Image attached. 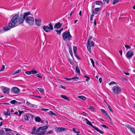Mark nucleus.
<instances>
[{"label":"nucleus","mask_w":135,"mask_h":135,"mask_svg":"<svg viewBox=\"0 0 135 135\" xmlns=\"http://www.w3.org/2000/svg\"><path fill=\"white\" fill-rule=\"evenodd\" d=\"M100 8H95V11L94 12V11L93 9L92 10V12L94 14H97L98 13V12L97 11H99L100 10Z\"/></svg>","instance_id":"nucleus-15"},{"label":"nucleus","mask_w":135,"mask_h":135,"mask_svg":"<svg viewBox=\"0 0 135 135\" xmlns=\"http://www.w3.org/2000/svg\"><path fill=\"white\" fill-rule=\"evenodd\" d=\"M101 111L102 112L103 114L104 115H107V112L104 109H100Z\"/></svg>","instance_id":"nucleus-21"},{"label":"nucleus","mask_w":135,"mask_h":135,"mask_svg":"<svg viewBox=\"0 0 135 135\" xmlns=\"http://www.w3.org/2000/svg\"><path fill=\"white\" fill-rule=\"evenodd\" d=\"M73 50L74 53H76L77 50V47L75 46H74L73 47Z\"/></svg>","instance_id":"nucleus-29"},{"label":"nucleus","mask_w":135,"mask_h":135,"mask_svg":"<svg viewBox=\"0 0 135 135\" xmlns=\"http://www.w3.org/2000/svg\"><path fill=\"white\" fill-rule=\"evenodd\" d=\"M40 74H41L40 73H39L38 74H37L36 75V76L38 78H40L41 79H42V77L40 75Z\"/></svg>","instance_id":"nucleus-44"},{"label":"nucleus","mask_w":135,"mask_h":135,"mask_svg":"<svg viewBox=\"0 0 135 135\" xmlns=\"http://www.w3.org/2000/svg\"><path fill=\"white\" fill-rule=\"evenodd\" d=\"M35 120L37 122H40L41 121V119L40 117H37L35 118Z\"/></svg>","instance_id":"nucleus-18"},{"label":"nucleus","mask_w":135,"mask_h":135,"mask_svg":"<svg viewBox=\"0 0 135 135\" xmlns=\"http://www.w3.org/2000/svg\"><path fill=\"white\" fill-rule=\"evenodd\" d=\"M94 25L95 26H96L97 25V23L96 22V19H95L94 20Z\"/></svg>","instance_id":"nucleus-60"},{"label":"nucleus","mask_w":135,"mask_h":135,"mask_svg":"<svg viewBox=\"0 0 135 135\" xmlns=\"http://www.w3.org/2000/svg\"><path fill=\"white\" fill-rule=\"evenodd\" d=\"M16 100H12L10 102V103L12 104H16Z\"/></svg>","instance_id":"nucleus-31"},{"label":"nucleus","mask_w":135,"mask_h":135,"mask_svg":"<svg viewBox=\"0 0 135 135\" xmlns=\"http://www.w3.org/2000/svg\"><path fill=\"white\" fill-rule=\"evenodd\" d=\"M76 128H74L73 129V131L75 133H79L80 132H78V131H77L76 130Z\"/></svg>","instance_id":"nucleus-43"},{"label":"nucleus","mask_w":135,"mask_h":135,"mask_svg":"<svg viewBox=\"0 0 135 135\" xmlns=\"http://www.w3.org/2000/svg\"><path fill=\"white\" fill-rule=\"evenodd\" d=\"M11 92L15 94H18L20 92V89L16 87H14L11 89Z\"/></svg>","instance_id":"nucleus-7"},{"label":"nucleus","mask_w":135,"mask_h":135,"mask_svg":"<svg viewBox=\"0 0 135 135\" xmlns=\"http://www.w3.org/2000/svg\"><path fill=\"white\" fill-rule=\"evenodd\" d=\"M53 131L52 130H50L48 132H47V134H50L52 133Z\"/></svg>","instance_id":"nucleus-59"},{"label":"nucleus","mask_w":135,"mask_h":135,"mask_svg":"<svg viewBox=\"0 0 135 135\" xmlns=\"http://www.w3.org/2000/svg\"><path fill=\"white\" fill-rule=\"evenodd\" d=\"M5 69V66L4 65H3L2 66V68L1 69V71H3Z\"/></svg>","instance_id":"nucleus-49"},{"label":"nucleus","mask_w":135,"mask_h":135,"mask_svg":"<svg viewBox=\"0 0 135 135\" xmlns=\"http://www.w3.org/2000/svg\"><path fill=\"white\" fill-rule=\"evenodd\" d=\"M119 1V0H114L113 1V5L115 4L116 3L118 2Z\"/></svg>","instance_id":"nucleus-38"},{"label":"nucleus","mask_w":135,"mask_h":135,"mask_svg":"<svg viewBox=\"0 0 135 135\" xmlns=\"http://www.w3.org/2000/svg\"><path fill=\"white\" fill-rule=\"evenodd\" d=\"M113 93L117 94L121 92V90L119 87L116 86H114L112 89Z\"/></svg>","instance_id":"nucleus-5"},{"label":"nucleus","mask_w":135,"mask_h":135,"mask_svg":"<svg viewBox=\"0 0 135 135\" xmlns=\"http://www.w3.org/2000/svg\"><path fill=\"white\" fill-rule=\"evenodd\" d=\"M21 69H18L16 70V71L15 72L12 74V75H14L17 74L19 72H21Z\"/></svg>","instance_id":"nucleus-20"},{"label":"nucleus","mask_w":135,"mask_h":135,"mask_svg":"<svg viewBox=\"0 0 135 135\" xmlns=\"http://www.w3.org/2000/svg\"><path fill=\"white\" fill-rule=\"evenodd\" d=\"M32 107L34 108H36L37 107V106L34 104H32Z\"/></svg>","instance_id":"nucleus-62"},{"label":"nucleus","mask_w":135,"mask_h":135,"mask_svg":"<svg viewBox=\"0 0 135 135\" xmlns=\"http://www.w3.org/2000/svg\"><path fill=\"white\" fill-rule=\"evenodd\" d=\"M41 128V130L42 131H44L46 129L48 128V126H44L40 127Z\"/></svg>","instance_id":"nucleus-19"},{"label":"nucleus","mask_w":135,"mask_h":135,"mask_svg":"<svg viewBox=\"0 0 135 135\" xmlns=\"http://www.w3.org/2000/svg\"><path fill=\"white\" fill-rule=\"evenodd\" d=\"M39 90V91L41 93L42 92L44 91L43 89L41 88H37Z\"/></svg>","instance_id":"nucleus-51"},{"label":"nucleus","mask_w":135,"mask_h":135,"mask_svg":"<svg viewBox=\"0 0 135 135\" xmlns=\"http://www.w3.org/2000/svg\"><path fill=\"white\" fill-rule=\"evenodd\" d=\"M125 126L129 129H130L131 128V125L128 124H127L126 125H125Z\"/></svg>","instance_id":"nucleus-47"},{"label":"nucleus","mask_w":135,"mask_h":135,"mask_svg":"<svg viewBox=\"0 0 135 135\" xmlns=\"http://www.w3.org/2000/svg\"><path fill=\"white\" fill-rule=\"evenodd\" d=\"M25 73L27 75H30L31 74V71H26L25 72Z\"/></svg>","instance_id":"nucleus-53"},{"label":"nucleus","mask_w":135,"mask_h":135,"mask_svg":"<svg viewBox=\"0 0 135 135\" xmlns=\"http://www.w3.org/2000/svg\"><path fill=\"white\" fill-rule=\"evenodd\" d=\"M60 97L64 99L65 100H66L68 101H69L70 100V98L66 96L65 95L61 94V95Z\"/></svg>","instance_id":"nucleus-14"},{"label":"nucleus","mask_w":135,"mask_h":135,"mask_svg":"<svg viewBox=\"0 0 135 135\" xmlns=\"http://www.w3.org/2000/svg\"><path fill=\"white\" fill-rule=\"evenodd\" d=\"M90 60L91 61V63H92L93 66L94 67V66H95L94 65V60H93V59H90Z\"/></svg>","instance_id":"nucleus-48"},{"label":"nucleus","mask_w":135,"mask_h":135,"mask_svg":"<svg viewBox=\"0 0 135 135\" xmlns=\"http://www.w3.org/2000/svg\"><path fill=\"white\" fill-rule=\"evenodd\" d=\"M75 70L76 72L77 73L80 74V70L78 66H76L75 67Z\"/></svg>","instance_id":"nucleus-27"},{"label":"nucleus","mask_w":135,"mask_h":135,"mask_svg":"<svg viewBox=\"0 0 135 135\" xmlns=\"http://www.w3.org/2000/svg\"><path fill=\"white\" fill-rule=\"evenodd\" d=\"M2 87L3 88L2 90L4 93L6 94L9 93L10 90L9 88L4 86H2Z\"/></svg>","instance_id":"nucleus-8"},{"label":"nucleus","mask_w":135,"mask_h":135,"mask_svg":"<svg viewBox=\"0 0 135 135\" xmlns=\"http://www.w3.org/2000/svg\"><path fill=\"white\" fill-rule=\"evenodd\" d=\"M69 51L70 52V53L71 56V57H73V55L72 51L71 50V49L70 47H69Z\"/></svg>","instance_id":"nucleus-26"},{"label":"nucleus","mask_w":135,"mask_h":135,"mask_svg":"<svg viewBox=\"0 0 135 135\" xmlns=\"http://www.w3.org/2000/svg\"><path fill=\"white\" fill-rule=\"evenodd\" d=\"M78 97L83 100H85L86 99L85 97L83 96H79Z\"/></svg>","instance_id":"nucleus-25"},{"label":"nucleus","mask_w":135,"mask_h":135,"mask_svg":"<svg viewBox=\"0 0 135 135\" xmlns=\"http://www.w3.org/2000/svg\"><path fill=\"white\" fill-rule=\"evenodd\" d=\"M4 129L6 132L10 131H11V130L10 129L5 128Z\"/></svg>","instance_id":"nucleus-54"},{"label":"nucleus","mask_w":135,"mask_h":135,"mask_svg":"<svg viewBox=\"0 0 135 135\" xmlns=\"http://www.w3.org/2000/svg\"><path fill=\"white\" fill-rule=\"evenodd\" d=\"M90 43L91 42V46H93L94 45V42H93V41H90Z\"/></svg>","instance_id":"nucleus-58"},{"label":"nucleus","mask_w":135,"mask_h":135,"mask_svg":"<svg viewBox=\"0 0 135 135\" xmlns=\"http://www.w3.org/2000/svg\"><path fill=\"white\" fill-rule=\"evenodd\" d=\"M62 36L63 40L65 41L66 39L69 41L71 40L72 37V36L69 31H66L63 33Z\"/></svg>","instance_id":"nucleus-2"},{"label":"nucleus","mask_w":135,"mask_h":135,"mask_svg":"<svg viewBox=\"0 0 135 135\" xmlns=\"http://www.w3.org/2000/svg\"><path fill=\"white\" fill-rule=\"evenodd\" d=\"M79 78L77 76H74L73 77L71 78H65L64 79H65L66 80L70 81L71 80H73L74 81H75L76 80V79H79Z\"/></svg>","instance_id":"nucleus-11"},{"label":"nucleus","mask_w":135,"mask_h":135,"mask_svg":"<svg viewBox=\"0 0 135 135\" xmlns=\"http://www.w3.org/2000/svg\"><path fill=\"white\" fill-rule=\"evenodd\" d=\"M26 104L28 106V107L31 108L32 107V104L31 103L29 102L28 101L27 102H26Z\"/></svg>","instance_id":"nucleus-24"},{"label":"nucleus","mask_w":135,"mask_h":135,"mask_svg":"<svg viewBox=\"0 0 135 135\" xmlns=\"http://www.w3.org/2000/svg\"><path fill=\"white\" fill-rule=\"evenodd\" d=\"M101 3L102 5L103 4V3L102 2V1H96V4L97 5H99Z\"/></svg>","instance_id":"nucleus-30"},{"label":"nucleus","mask_w":135,"mask_h":135,"mask_svg":"<svg viewBox=\"0 0 135 135\" xmlns=\"http://www.w3.org/2000/svg\"><path fill=\"white\" fill-rule=\"evenodd\" d=\"M86 123L87 124L92 127L93 126V125L91 123V122L89 120H88V121H87V122H86Z\"/></svg>","instance_id":"nucleus-35"},{"label":"nucleus","mask_w":135,"mask_h":135,"mask_svg":"<svg viewBox=\"0 0 135 135\" xmlns=\"http://www.w3.org/2000/svg\"><path fill=\"white\" fill-rule=\"evenodd\" d=\"M88 109H91L94 111H95V108L91 106H90L89 108H88Z\"/></svg>","instance_id":"nucleus-28"},{"label":"nucleus","mask_w":135,"mask_h":135,"mask_svg":"<svg viewBox=\"0 0 135 135\" xmlns=\"http://www.w3.org/2000/svg\"><path fill=\"white\" fill-rule=\"evenodd\" d=\"M124 46H125V47L127 49H130L131 48V47L129 46L125 45H124Z\"/></svg>","instance_id":"nucleus-52"},{"label":"nucleus","mask_w":135,"mask_h":135,"mask_svg":"<svg viewBox=\"0 0 135 135\" xmlns=\"http://www.w3.org/2000/svg\"><path fill=\"white\" fill-rule=\"evenodd\" d=\"M87 46L88 51H89V52L90 53H91V50L90 48V47H91V44H89V45H88L87 43Z\"/></svg>","instance_id":"nucleus-17"},{"label":"nucleus","mask_w":135,"mask_h":135,"mask_svg":"<svg viewBox=\"0 0 135 135\" xmlns=\"http://www.w3.org/2000/svg\"><path fill=\"white\" fill-rule=\"evenodd\" d=\"M5 134V131L3 129L0 130V135H4Z\"/></svg>","instance_id":"nucleus-22"},{"label":"nucleus","mask_w":135,"mask_h":135,"mask_svg":"<svg viewBox=\"0 0 135 135\" xmlns=\"http://www.w3.org/2000/svg\"><path fill=\"white\" fill-rule=\"evenodd\" d=\"M101 126L102 127H104L105 128H108L107 127L106 125H103V124H101Z\"/></svg>","instance_id":"nucleus-57"},{"label":"nucleus","mask_w":135,"mask_h":135,"mask_svg":"<svg viewBox=\"0 0 135 135\" xmlns=\"http://www.w3.org/2000/svg\"><path fill=\"white\" fill-rule=\"evenodd\" d=\"M36 128L35 127H33L32 131L31 134H37V133H36Z\"/></svg>","instance_id":"nucleus-13"},{"label":"nucleus","mask_w":135,"mask_h":135,"mask_svg":"<svg viewBox=\"0 0 135 135\" xmlns=\"http://www.w3.org/2000/svg\"><path fill=\"white\" fill-rule=\"evenodd\" d=\"M46 133V131H41L40 133H37V135H44Z\"/></svg>","instance_id":"nucleus-16"},{"label":"nucleus","mask_w":135,"mask_h":135,"mask_svg":"<svg viewBox=\"0 0 135 135\" xmlns=\"http://www.w3.org/2000/svg\"><path fill=\"white\" fill-rule=\"evenodd\" d=\"M131 131L133 133H135V129L133 127H131L130 129Z\"/></svg>","instance_id":"nucleus-33"},{"label":"nucleus","mask_w":135,"mask_h":135,"mask_svg":"<svg viewBox=\"0 0 135 135\" xmlns=\"http://www.w3.org/2000/svg\"><path fill=\"white\" fill-rule=\"evenodd\" d=\"M8 112H4V114L5 115H6L7 116L8 115Z\"/></svg>","instance_id":"nucleus-63"},{"label":"nucleus","mask_w":135,"mask_h":135,"mask_svg":"<svg viewBox=\"0 0 135 135\" xmlns=\"http://www.w3.org/2000/svg\"><path fill=\"white\" fill-rule=\"evenodd\" d=\"M49 27L47 26H45L42 27L43 30L46 32H49L50 30H53V26L51 22L49 23Z\"/></svg>","instance_id":"nucleus-3"},{"label":"nucleus","mask_w":135,"mask_h":135,"mask_svg":"<svg viewBox=\"0 0 135 135\" xmlns=\"http://www.w3.org/2000/svg\"><path fill=\"white\" fill-rule=\"evenodd\" d=\"M55 31H56L57 34L58 35H60L61 33V32L59 30H55Z\"/></svg>","instance_id":"nucleus-39"},{"label":"nucleus","mask_w":135,"mask_h":135,"mask_svg":"<svg viewBox=\"0 0 135 135\" xmlns=\"http://www.w3.org/2000/svg\"><path fill=\"white\" fill-rule=\"evenodd\" d=\"M62 25V23H61L59 22L55 24L54 28L55 29H59L61 27Z\"/></svg>","instance_id":"nucleus-10"},{"label":"nucleus","mask_w":135,"mask_h":135,"mask_svg":"<svg viewBox=\"0 0 135 135\" xmlns=\"http://www.w3.org/2000/svg\"><path fill=\"white\" fill-rule=\"evenodd\" d=\"M55 129L57 132H62L65 130H67V129L65 128H64L62 127L56 128H55Z\"/></svg>","instance_id":"nucleus-9"},{"label":"nucleus","mask_w":135,"mask_h":135,"mask_svg":"<svg viewBox=\"0 0 135 135\" xmlns=\"http://www.w3.org/2000/svg\"><path fill=\"white\" fill-rule=\"evenodd\" d=\"M74 55L75 57L78 60H80L81 59V58L79 56H78L76 53H74Z\"/></svg>","instance_id":"nucleus-36"},{"label":"nucleus","mask_w":135,"mask_h":135,"mask_svg":"<svg viewBox=\"0 0 135 135\" xmlns=\"http://www.w3.org/2000/svg\"><path fill=\"white\" fill-rule=\"evenodd\" d=\"M119 53L121 56H122V50H120L119 51Z\"/></svg>","instance_id":"nucleus-61"},{"label":"nucleus","mask_w":135,"mask_h":135,"mask_svg":"<svg viewBox=\"0 0 135 135\" xmlns=\"http://www.w3.org/2000/svg\"><path fill=\"white\" fill-rule=\"evenodd\" d=\"M24 119L26 120H28V118H29V116L28 115H26L24 116Z\"/></svg>","instance_id":"nucleus-34"},{"label":"nucleus","mask_w":135,"mask_h":135,"mask_svg":"<svg viewBox=\"0 0 135 135\" xmlns=\"http://www.w3.org/2000/svg\"><path fill=\"white\" fill-rule=\"evenodd\" d=\"M41 128L40 127L36 129V133H37V132H39L41 130Z\"/></svg>","instance_id":"nucleus-56"},{"label":"nucleus","mask_w":135,"mask_h":135,"mask_svg":"<svg viewBox=\"0 0 135 135\" xmlns=\"http://www.w3.org/2000/svg\"><path fill=\"white\" fill-rule=\"evenodd\" d=\"M98 132L102 134H103L104 133V132L102 131V130H100L99 129L98 131Z\"/></svg>","instance_id":"nucleus-55"},{"label":"nucleus","mask_w":135,"mask_h":135,"mask_svg":"<svg viewBox=\"0 0 135 135\" xmlns=\"http://www.w3.org/2000/svg\"><path fill=\"white\" fill-rule=\"evenodd\" d=\"M107 106H108V109H109V110L110 111L112 112V113H113V110H112V109L111 108L110 106V105H107Z\"/></svg>","instance_id":"nucleus-42"},{"label":"nucleus","mask_w":135,"mask_h":135,"mask_svg":"<svg viewBox=\"0 0 135 135\" xmlns=\"http://www.w3.org/2000/svg\"><path fill=\"white\" fill-rule=\"evenodd\" d=\"M133 51L131 50H130L127 52L126 55L127 58L131 59L133 56Z\"/></svg>","instance_id":"nucleus-6"},{"label":"nucleus","mask_w":135,"mask_h":135,"mask_svg":"<svg viewBox=\"0 0 135 135\" xmlns=\"http://www.w3.org/2000/svg\"><path fill=\"white\" fill-rule=\"evenodd\" d=\"M31 74H36L37 73V71L35 70L34 69H33L30 71Z\"/></svg>","instance_id":"nucleus-23"},{"label":"nucleus","mask_w":135,"mask_h":135,"mask_svg":"<svg viewBox=\"0 0 135 135\" xmlns=\"http://www.w3.org/2000/svg\"><path fill=\"white\" fill-rule=\"evenodd\" d=\"M117 83L114 82L113 81H111L110 83H109V85H111L113 84H117Z\"/></svg>","instance_id":"nucleus-50"},{"label":"nucleus","mask_w":135,"mask_h":135,"mask_svg":"<svg viewBox=\"0 0 135 135\" xmlns=\"http://www.w3.org/2000/svg\"><path fill=\"white\" fill-rule=\"evenodd\" d=\"M68 60L70 62V64H73V62L72 60H71V59H70L69 58L68 59Z\"/></svg>","instance_id":"nucleus-46"},{"label":"nucleus","mask_w":135,"mask_h":135,"mask_svg":"<svg viewBox=\"0 0 135 135\" xmlns=\"http://www.w3.org/2000/svg\"><path fill=\"white\" fill-rule=\"evenodd\" d=\"M30 12H25L23 14L21 13L20 16L18 14L12 17L11 20L8 23V26L3 27V29L5 31H7L16 26L17 23H22L25 19L28 17V16L30 14Z\"/></svg>","instance_id":"nucleus-1"},{"label":"nucleus","mask_w":135,"mask_h":135,"mask_svg":"<svg viewBox=\"0 0 135 135\" xmlns=\"http://www.w3.org/2000/svg\"><path fill=\"white\" fill-rule=\"evenodd\" d=\"M49 113L51 115H56V114L54 112H53L52 111H50L49 112Z\"/></svg>","instance_id":"nucleus-40"},{"label":"nucleus","mask_w":135,"mask_h":135,"mask_svg":"<svg viewBox=\"0 0 135 135\" xmlns=\"http://www.w3.org/2000/svg\"><path fill=\"white\" fill-rule=\"evenodd\" d=\"M90 79V78L89 77H88L87 78V79H86V81H88Z\"/></svg>","instance_id":"nucleus-64"},{"label":"nucleus","mask_w":135,"mask_h":135,"mask_svg":"<svg viewBox=\"0 0 135 135\" xmlns=\"http://www.w3.org/2000/svg\"><path fill=\"white\" fill-rule=\"evenodd\" d=\"M18 112H19V115L20 116H21V114L25 112L24 111H20V110H18Z\"/></svg>","instance_id":"nucleus-41"},{"label":"nucleus","mask_w":135,"mask_h":135,"mask_svg":"<svg viewBox=\"0 0 135 135\" xmlns=\"http://www.w3.org/2000/svg\"><path fill=\"white\" fill-rule=\"evenodd\" d=\"M26 22L30 25H33L34 22V18L31 16H29L25 19Z\"/></svg>","instance_id":"nucleus-4"},{"label":"nucleus","mask_w":135,"mask_h":135,"mask_svg":"<svg viewBox=\"0 0 135 135\" xmlns=\"http://www.w3.org/2000/svg\"><path fill=\"white\" fill-rule=\"evenodd\" d=\"M35 21L36 25L38 26H40V23L41 22V20L40 19H35Z\"/></svg>","instance_id":"nucleus-12"},{"label":"nucleus","mask_w":135,"mask_h":135,"mask_svg":"<svg viewBox=\"0 0 135 135\" xmlns=\"http://www.w3.org/2000/svg\"><path fill=\"white\" fill-rule=\"evenodd\" d=\"M94 129H95L96 131H97V132L98 131L99 129L97 127H96L95 126H93L92 127Z\"/></svg>","instance_id":"nucleus-45"},{"label":"nucleus","mask_w":135,"mask_h":135,"mask_svg":"<svg viewBox=\"0 0 135 135\" xmlns=\"http://www.w3.org/2000/svg\"><path fill=\"white\" fill-rule=\"evenodd\" d=\"M92 37V36H91L90 37H89V38L88 41L87 43L88 45H89V44H90V41L91 40V39Z\"/></svg>","instance_id":"nucleus-32"},{"label":"nucleus","mask_w":135,"mask_h":135,"mask_svg":"<svg viewBox=\"0 0 135 135\" xmlns=\"http://www.w3.org/2000/svg\"><path fill=\"white\" fill-rule=\"evenodd\" d=\"M23 101H21L20 102H18L16 101V105H20L21 104H23Z\"/></svg>","instance_id":"nucleus-37"}]
</instances>
